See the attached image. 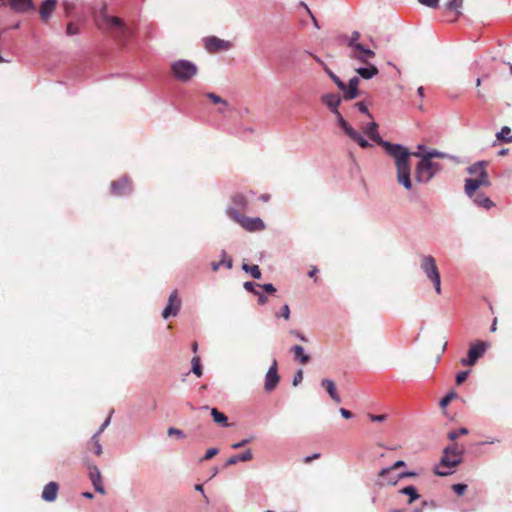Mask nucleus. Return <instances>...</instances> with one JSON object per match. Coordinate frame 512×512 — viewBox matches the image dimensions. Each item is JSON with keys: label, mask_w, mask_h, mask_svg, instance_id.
<instances>
[{"label": "nucleus", "mask_w": 512, "mask_h": 512, "mask_svg": "<svg viewBox=\"0 0 512 512\" xmlns=\"http://www.w3.org/2000/svg\"><path fill=\"white\" fill-rule=\"evenodd\" d=\"M251 441V439H243L241 440L240 442H237V443H234L232 444V448L233 449H239V448H242L244 447L245 445H247L249 442Z\"/></svg>", "instance_id": "nucleus-59"}, {"label": "nucleus", "mask_w": 512, "mask_h": 512, "mask_svg": "<svg viewBox=\"0 0 512 512\" xmlns=\"http://www.w3.org/2000/svg\"><path fill=\"white\" fill-rule=\"evenodd\" d=\"M348 137L357 142L361 148L371 147V144L355 129Z\"/></svg>", "instance_id": "nucleus-32"}, {"label": "nucleus", "mask_w": 512, "mask_h": 512, "mask_svg": "<svg viewBox=\"0 0 512 512\" xmlns=\"http://www.w3.org/2000/svg\"><path fill=\"white\" fill-rule=\"evenodd\" d=\"M131 192V186L129 180L124 177L119 181H113L111 183V193L116 196L127 195Z\"/></svg>", "instance_id": "nucleus-15"}, {"label": "nucleus", "mask_w": 512, "mask_h": 512, "mask_svg": "<svg viewBox=\"0 0 512 512\" xmlns=\"http://www.w3.org/2000/svg\"><path fill=\"white\" fill-rule=\"evenodd\" d=\"M491 182L487 171L475 178H467L465 180L464 191L469 198H472L479 187H489Z\"/></svg>", "instance_id": "nucleus-9"}, {"label": "nucleus", "mask_w": 512, "mask_h": 512, "mask_svg": "<svg viewBox=\"0 0 512 512\" xmlns=\"http://www.w3.org/2000/svg\"><path fill=\"white\" fill-rule=\"evenodd\" d=\"M291 351L294 353L295 359L306 364L309 362L310 357L304 352V348L300 345H294L291 347Z\"/></svg>", "instance_id": "nucleus-28"}, {"label": "nucleus", "mask_w": 512, "mask_h": 512, "mask_svg": "<svg viewBox=\"0 0 512 512\" xmlns=\"http://www.w3.org/2000/svg\"><path fill=\"white\" fill-rule=\"evenodd\" d=\"M242 269L248 273L254 278V279H260L262 274L257 265H248L243 264Z\"/></svg>", "instance_id": "nucleus-35"}, {"label": "nucleus", "mask_w": 512, "mask_h": 512, "mask_svg": "<svg viewBox=\"0 0 512 512\" xmlns=\"http://www.w3.org/2000/svg\"><path fill=\"white\" fill-rule=\"evenodd\" d=\"M355 72L359 76H361L363 79L369 80V79L373 78L374 76H376L379 71H378V68L374 64L368 63V64H365L364 67L355 68Z\"/></svg>", "instance_id": "nucleus-21"}, {"label": "nucleus", "mask_w": 512, "mask_h": 512, "mask_svg": "<svg viewBox=\"0 0 512 512\" xmlns=\"http://www.w3.org/2000/svg\"><path fill=\"white\" fill-rule=\"evenodd\" d=\"M349 58L354 61H358L361 64L371 63V60L375 58V52L369 48L362 46L349 50Z\"/></svg>", "instance_id": "nucleus-11"}, {"label": "nucleus", "mask_w": 512, "mask_h": 512, "mask_svg": "<svg viewBox=\"0 0 512 512\" xmlns=\"http://www.w3.org/2000/svg\"><path fill=\"white\" fill-rule=\"evenodd\" d=\"M59 485L51 481L47 483L42 491L41 498L46 502H54L57 498Z\"/></svg>", "instance_id": "nucleus-18"}, {"label": "nucleus", "mask_w": 512, "mask_h": 512, "mask_svg": "<svg viewBox=\"0 0 512 512\" xmlns=\"http://www.w3.org/2000/svg\"><path fill=\"white\" fill-rule=\"evenodd\" d=\"M471 199L475 205H477L478 207L485 208L487 210L491 209L494 206L493 201L489 197L485 196L483 193L475 192L474 196Z\"/></svg>", "instance_id": "nucleus-23"}, {"label": "nucleus", "mask_w": 512, "mask_h": 512, "mask_svg": "<svg viewBox=\"0 0 512 512\" xmlns=\"http://www.w3.org/2000/svg\"><path fill=\"white\" fill-rule=\"evenodd\" d=\"M359 78L358 77H352L349 82H348V85L345 84V90H342L343 91V98L345 100H353L355 99L358 94H359V91H358V85H359Z\"/></svg>", "instance_id": "nucleus-17"}, {"label": "nucleus", "mask_w": 512, "mask_h": 512, "mask_svg": "<svg viewBox=\"0 0 512 512\" xmlns=\"http://www.w3.org/2000/svg\"><path fill=\"white\" fill-rule=\"evenodd\" d=\"M106 5L103 6V21L109 28H114L115 38L120 42H125L131 35L132 30L119 18L108 16L104 13Z\"/></svg>", "instance_id": "nucleus-6"}, {"label": "nucleus", "mask_w": 512, "mask_h": 512, "mask_svg": "<svg viewBox=\"0 0 512 512\" xmlns=\"http://www.w3.org/2000/svg\"><path fill=\"white\" fill-rule=\"evenodd\" d=\"M498 140L510 143L512 142V131L508 126L502 127V129L496 134Z\"/></svg>", "instance_id": "nucleus-33"}, {"label": "nucleus", "mask_w": 512, "mask_h": 512, "mask_svg": "<svg viewBox=\"0 0 512 512\" xmlns=\"http://www.w3.org/2000/svg\"><path fill=\"white\" fill-rule=\"evenodd\" d=\"M321 386L327 391L332 400H334L337 403L341 402V398L337 393L336 385L333 380L328 378L323 379L321 381Z\"/></svg>", "instance_id": "nucleus-22"}, {"label": "nucleus", "mask_w": 512, "mask_h": 512, "mask_svg": "<svg viewBox=\"0 0 512 512\" xmlns=\"http://www.w3.org/2000/svg\"><path fill=\"white\" fill-rule=\"evenodd\" d=\"M168 435L169 436L176 435L179 438L184 437V433L181 430L174 428V427H171L168 429Z\"/></svg>", "instance_id": "nucleus-57"}, {"label": "nucleus", "mask_w": 512, "mask_h": 512, "mask_svg": "<svg viewBox=\"0 0 512 512\" xmlns=\"http://www.w3.org/2000/svg\"><path fill=\"white\" fill-rule=\"evenodd\" d=\"M281 317H283L285 320L290 319V308L288 304H284L281 308Z\"/></svg>", "instance_id": "nucleus-54"}, {"label": "nucleus", "mask_w": 512, "mask_h": 512, "mask_svg": "<svg viewBox=\"0 0 512 512\" xmlns=\"http://www.w3.org/2000/svg\"><path fill=\"white\" fill-rule=\"evenodd\" d=\"M211 416L216 423L222 426H229L227 416L220 412L218 409L212 408Z\"/></svg>", "instance_id": "nucleus-31"}, {"label": "nucleus", "mask_w": 512, "mask_h": 512, "mask_svg": "<svg viewBox=\"0 0 512 512\" xmlns=\"http://www.w3.org/2000/svg\"><path fill=\"white\" fill-rule=\"evenodd\" d=\"M89 447L96 455L99 456L102 454V445L99 440V435L94 434L91 437L89 441Z\"/></svg>", "instance_id": "nucleus-34"}, {"label": "nucleus", "mask_w": 512, "mask_h": 512, "mask_svg": "<svg viewBox=\"0 0 512 512\" xmlns=\"http://www.w3.org/2000/svg\"><path fill=\"white\" fill-rule=\"evenodd\" d=\"M339 412L346 419H350L353 417V414L345 408H340Z\"/></svg>", "instance_id": "nucleus-62"}, {"label": "nucleus", "mask_w": 512, "mask_h": 512, "mask_svg": "<svg viewBox=\"0 0 512 512\" xmlns=\"http://www.w3.org/2000/svg\"><path fill=\"white\" fill-rule=\"evenodd\" d=\"M468 434V429L465 427L460 428L458 431H450L448 433V439L455 441L460 435Z\"/></svg>", "instance_id": "nucleus-46"}, {"label": "nucleus", "mask_w": 512, "mask_h": 512, "mask_svg": "<svg viewBox=\"0 0 512 512\" xmlns=\"http://www.w3.org/2000/svg\"><path fill=\"white\" fill-rule=\"evenodd\" d=\"M66 33L69 36H73L77 35L79 33V30L73 23H69L66 28Z\"/></svg>", "instance_id": "nucleus-53"}, {"label": "nucleus", "mask_w": 512, "mask_h": 512, "mask_svg": "<svg viewBox=\"0 0 512 512\" xmlns=\"http://www.w3.org/2000/svg\"><path fill=\"white\" fill-rule=\"evenodd\" d=\"M88 470H89V479L95 489L96 492L104 495L106 493V490L103 485L102 476L99 468L92 463L88 464Z\"/></svg>", "instance_id": "nucleus-14"}, {"label": "nucleus", "mask_w": 512, "mask_h": 512, "mask_svg": "<svg viewBox=\"0 0 512 512\" xmlns=\"http://www.w3.org/2000/svg\"><path fill=\"white\" fill-rule=\"evenodd\" d=\"M290 334L296 336L302 342H307L308 341V339L302 333H300L297 330H291Z\"/></svg>", "instance_id": "nucleus-60"}, {"label": "nucleus", "mask_w": 512, "mask_h": 512, "mask_svg": "<svg viewBox=\"0 0 512 512\" xmlns=\"http://www.w3.org/2000/svg\"><path fill=\"white\" fill-rule=\"evenodd\" d=\"M382 147L386 153L394 159L396 167V178L398 184L406 190L412 189L410 157L420 156L419 153H411L408 148L400 144H393L385 141Z\"/></svg>", "instance_id": "nucleus-1"}, {"label": "nucleus", "mask_w": 512, "mask_h": 512, "mask_svg": "<svg viewBox=\"0 0 512 512\" xmlns=\"http://www.w3.org/2000/svg\"><path fill=\"white\" fill-rule=\"evenodd\" d=\"M260 287H261L265 292L270 293V294H272V293L276 292V288H275L272 284H270V283L260 285Z\"/></svg>", "instance_id": "nucleus-58"}, {"label": "nucleus", "mask_w": 512, "mask_h": 512, "mask_svg": "<svg viewBox=\"0 0 512 512\" xmlns=\"http://www.w3.org/2000/svg\"><path fill=\"white\" fill-rule=\"evenodd\" d=\"M337 123L347 136H349L354 130V128L344 118L337 120Z\"/></svg>", "instance_id": "nucleus-44"}, {"label": "nucleus", "mask_w": 512, "mask_h": 512, "mask_svg": "<svg viewBox=\"0 0 512 512\" xmlns=\"http://www.w3.org/2000/svg\"><path fill=\"white\" fill-rule=\"evenodd\" d=\"M452 489L457 495H463L467 490V485L462 483L454 484Z\"/></svg>", "instance_id": "nucleus-47"}, {"label": "nucleus", "mask_w": 512, "mask_h": 512, "mask_svg": "<svg viewBox=\"0 0 512 512\" xmlns=\"http://www.w3.org/2000/svg\"><path fill=\"white\" fill-rule=\"evenodd\" d=\"M359 39H360V33L358 31H353L350 38L348 39V42H347L349 50L359 47V46H362V44L359 43Z\"/></svg>", "instance_id": "nucleus-37"}, {"label": "nucleus", "mask_w": 512, "mask_h": 512, "mask_svg": "<svg viewBox=\"0 0 512 512\" xmlns=\"http://www.w3.org/2000/svg\"><path fill=\"white\" fill-rule=\"evenodd\" d=\"M255 295H257V296H258V302H259L260 304H262V305H263V304H265V303L267 302V297H266L265 295H263V294H261V293H259V292H255Z\"/></svg>", "instance_id": "nucleus-63"}, {"label": "nucleus", "mask_w": 512, "mask_h": 512, "mask_svg": "<svg viewBox=\"0 0 512 512\" xmlns=\"http://www.w3.org/2000/svg\"><path fill=\"white\" fill-rule=\"evenodd\" d=\"M434 165L435 164L432 161L428 160L425 156H422L416 166V180L424 183L429 182L435 174L433 170Z\"/></svg>", "instance_id": "nucleus-8"}, {"label": "nucleus", "mask_w": 512, "mask_h": 512, "mask_svg": "<svg viewBox=\"0 0 512 512\" xmlns=\"http://www.w3.org/2000/svg\"><path fill=\"white\" fill-rule=\"evenodd\" d=\"M489 346L490 344L484 341H477L472 344L468 350L467 358L461 359V364L465 366L475 365L477 360L484 355Z\"/></svg>", "instance_id": "nucleus-7"}, {"label": "nucleus", "mask_w": 512, "mask_h": 512, "mask_svg": "<svg viewBox=\"0 0 512 512\" xmlns=\"http://www.w3.org/2000/svg\"><path fill=\"white\" fill-rule=\"evenodd\" d=\"M57 5V0H44L40 10L39 14L43 21H48L55 10V7Z\"/></svg>", "instance_id": "nucleus-20"}, {"label": "nucleus", "mask_w": 512, "mask_h": 512, "mask_svg": "<svg viewBox=\"0 0 512 512\" xmlns=\"http://www.w3.org/2000/svg\"><path fill=\"white\" fill-rule=\"evenodd\" d=\"M416 475L417 474L415 472H412V471L401 472V473H399L397 475V477L389 478L386 481V483L389 484V485H396L399 479H403V478H406V477H414Z\"/></svg>", "instance_id": "nucleus-38"}, {"label": "nucleus", "mask_w": 512, "mask_h": 512, "mask_svg": "<svg viewBox=\"0 0 512 512\" xmlns=\"http://www.w3.org/2000/svg\"><path fill=\"white\" fill-rule=\"evenodd\" d=\"M227 216L234 220L236 223L240 224L241 227L246 229L247 231H262L265 229V224L259 217H247L243 214L239 213L235 207H227L226 208Z\"/></svg>", "instance_id": "nucleus-4"}, {"label": "nucleus", "mask_w": 512, "mask_h": 512, "mask_svg": "<svg viewBox=\"0 0 512 512\" xmlns=\"http://www.w3.org/2000/svg\"><path fill=\"white\" fill-rule=\"evenodd\" d=\"M464 449L458 444H451L444 448L440 462L434 468L437 476H448L453 473L455 467L463 461Z\"/></svg>", "instance_id": "nucleus-2"}, {"label": "nucleus", "mask_w": 512, "mask_h": 512, "mask_svg": "<svg viewBox=\"0 0 512 512\" xmlns=\"http://www.w3.org/2000/svg\"><path fill=\"white\" fill-rule=\"evenodd\" d=\"M319 457H320V454H319V453H314V454H312V455H310V456H307V457L305 458V462H306V463H309V462H311V461H312V460H314V459H318Z\"/></svg>", "instance_id": "nucleus-64"}, {"label": "nucleus", "mask_w": 512, "mask_h": 512, "mask_svg": "<svg viewBox=\"0 0 512 512\" xmlns=\"http://www.w3.org/2000/svg\"><path fill=\"white\" fill-rule=\"evenodd\" d=\"M322 102L328 107L331 113H337V109L341 103L339 95L328 93L321 97Z\"/></svg>", "instance_id": "nucleus-19"}, {"label": "nucleus", "mask_w": 512, "mask_h": 512, "mask_svg": "<svg viewBox=\"0 0 512 512\" xmlns=\"http://www.w3.org/2000/svg\"><path fill=\"white\" fill-rule=\"evenodd\" d=\"M324 71L340 90H345V83L336 74H334L328 67H325Z\"/></svg>", "instance_id": "nucleus-39"}, {"label": "nucleus", "mask_w": 512, "mask_h": 512, "mask_svg": "<svg viewBox=\"0 0 512 512\" xmlns=\"http://www.w3.org/2000/svg\"><path fill=\"white\" fill-rule=\"evenodd\" d=\"M181 307V300L178 297L177 290H174L168 298V303L162 312V317L168 319L171 316H176Z\"/></svg>", "instance_id": "nucleus-12"}, {"label": "nucleus", "mask_w": 512, "mask_h": 512, "mask_svg": "<svg viewBox=\"0 0 512 512\" xmlns=\"http://www.w3.org/2000/svg\"><path fill=\"white\" fill-rule=\"evenodd\" d=\"M368 417L373 422H382L386 419L387 416L385 414H381V415L368 414Z\"/></svg>", "instance_id": "nucleus-56"}, {"label": "nucleus", "mask_w": 512, "mask_h": 512, "mask_svg": "<svg viewBox=\"0 0 512 512\" xmlns=\"http://www.w3.org/2000/svg\"><path fill=\"white\" fill-rule=\"evenodd\" d=\"M303 380V371L300 369L298 370L293 378L292 384L293 386H298Z\"/></svg>", "instance_id": "nucleus-50"}, {"label": "nucleus", "mask_w": 512, "mask_h": 512, "mask_svg": "<svg viewBox=\"0 0 512 512\" xmlns=\"http://www.w3.org/2000/svg\"><path fill=\"white\" fill-rule=\"evenodd\" d=\"M355 107H357V109L361 113L366 114L369 118H372V115L369 113L368 108H367V106H366V104L364 102H357L355 104Z\"/></svg>", "instance_id": "nucleus-49"}, {"label": "nucleus", "mask_w": 512, "mask_h": 512, "mask_svg": "<svg viewBox=\"0 0 512 512\" xmlns=\"http://www.w3.org/2000/svg\"><path fill=\"white\" fill-rule=\"evenodd\" d=\"M11 7L18 12H26L33 9L32 0H8Z\"/></svg>", "instance_id": "nucleus-26"}, {"label": "nucleus", "mask_w": 512, "mask_h": 512, "mask_svg": "<svg viewBox=\"0 0 512 512\" xmlns=\"http://www.w3.org/2000/svg\"><path fill=\"white\" fill-rule=\"evenodd\" d=\"M405 465L406 464H405V462L403 460H398L392 466L386 467V468H383L382 470H380L378 475H379V477H384L385 475H387L390 472H392L394 469H398V468L404 467Z\"/></svg>", "instance_id": "nucleus-36"}, {"label": "nucleus", "mask_w": 512, "mask_h": 512, "mask_svg": "<svg viewBox=\"0 0 512 512\" xmlns=\"http://www.w3.org/2000/svg\"><path fill=\"white\" fill-rule=\"evenodd\" d=\"M221 260H220V263H216V262H212L211 263V269L216 272L219 270V268L224 265L227 269H231L233 264H232V260L227 258V253L225 250H222L221 251Z\"/></svg>", "instance_id": "nucleus-27"}, {"label": "nucleus", "mask_w": 512, "mask_h": 512, "mask_svg": "<svg viewBox=\"0 0 512 512\" xmlns=\"http://www.w3.org/2000/svg\"><path fill=\"white\" fill-rule=\"evenodd\" d=\"M248 206L247 198L242 194H235L231 198V204L228 207H235L239 213L245 210Z\"/></svg>", "instance_id": "nucleus-25"}, {"label": "nucleus", "mask_w": 512, "mask_h": 512, "mask_svg": "<svg viewBox=\"0 0 512 512\" xmlns=\"http://www.w3.org/2000/svg\"><path fill=\"white\" fill-rule=\"evenodd\" d=\"M463 0H449L446 4V8L451 11H456L457 14H461L459 9L462 7Z\"/></svg>", "instance_id": "nucleus-42"}, {"label": "nucleus", "mask_w": 512, "mask_h": 512, "mask_svg": "<svg viewBox=\"0 0 512 512\" xmlns=\"http://www.w3.org/2000/svg\"><path fill=\"white\" fill-rule=\"evenodd\" d=\"M110 423V416L104 421V423L100 426L99 430L95 433L96 435H99L103 433V431L106 429V427Z\"/></svg>", "instance_id": "nucleus-61"}, {"label": "nucleus", "mask_w": 512, "mask_h": 512, "mask_svg": "<svg viewBox=\"0 0 512 512\" xmlns=\"http://www.w3.org/2000/svg\"><path fill=\"white\" fill-rule=\"evenodd\" d=\"M243 286H244V288H245L247 291L252 292V293H254V294H255V292H258L257 290H255V287H256V286L260 287V285H259V284H256V283H254V282H250V281L245 282Z\"/></svg>", "instance_id": "nucleus-55"}, {"label": "nucleus", "mask_w": 512, "mask_h": 512, "mask_svg": "<svg viewBox=\"0 0 512 512\" xmlns=\"http://www.w3.org/2000/svg\"><path fill=\"white\" fill-rule=\"evenodd\" d=\"M424 156L430 161L432 158H440V159L451 158L450 155H448L444 152L438 151V150H430V151L426 152V154Z\"/></svg>", "instance_id": "nucleus-40"}, {"label": "nucleus", "mask_w": 512, "mask_h": 512, "mask_svg": "<svg viewBox=\"0 0 512 512\" xmlns=\"http://www.w3.org/2000/svg\"><path fill=\"white\" fill-rule=\"evenodd\" d=\"M400 493L409 496L408 503L411 504L420 498L416 488L414 486H406L400 490Z\"/></svg>", "instance_id": "nucleus-30"}, {"label": "nucleus", "mask_w": 512, "mask_h": 512, "mask_svg": "<svg viewBox=\"0 0 512 512\" xmlns=\"http://www.w3.org/2000/svg\"><path fill=\"white\" fill-rule=\"evenodd\" d=\"M206 97L210 99L214 104H221L223 106H227L228 103L226 100L216 95L215 93L209 92L206 94Z\"/></svg>", "instance_id": "nucleus-43"}, {"label": "nucleus", "mask_w": 512, "mask_h": 512, "mask_svg": "<svg viewBox=\"0 0 512 512\" xmlns=\"http://www.w3.org/2000/svg\"><path fill=\"white\" fill-rule=\"evenodd\" d=\"M191 363H192V372L196 376L201 377L202 376V366L200 364L199 357H193Z\"/></svg>", "instance_id": "nucleus-41"}, {"label": "nucleus", "mask_w": 512, "mask_h": 512, "mask_svg": "<svg viewBox=\"0 0 512 512\" xmlns=\"http://www.w3.org/2000/svg\"><path fill=\"white\" fill-rule=\"evenodd\" d=\"M486 166H487V162L486 161H478L472 165H470L468 168H467V172L471 175H476L479 176L481 175L482 173H485L487 170H486Z\"/></svg>", "instance_id": "nucleus-29"}, {"label": "nucleus", "mask_w": 512, "mask_h": 512, "mask_svg": "<svg viewBox=\"0 0 512 512\" xmlns=\"http://www.w3.org/2000/svg\"><path fill=\"white\" fill-rule=\"evenodd\" d=\"M279 380H280V377L278 375V363L274 359L265 375V384H264L265 390L269 391V392L274 390L277 387Z\"/></svg>", "instance_id": "nucleus-13"}, {"label": "nucleus", "mask_w": 512, "mask_h": 512, "mask_svg": "<svg viewBox=\"0 0 512 512\" xmlns=\"http://www.w3.org/2000/svg\"><path fill=\"white\" fill-rule=\"evenodd\" d=\"M253 458L252 451L250 449H247L245 452L237 455H233L225 463V466L234 465L238 462H247L250 461Z\"/></svg>", "instance_id": "nucleus-24"}, {"label": "nucleus", "mask_w": 512, "mask_h": 512, "mask_svg": "<svg viewBox=\"0 0 512 512\" xmlns=\"http://www.w3.org/2000/svg\"><path fill=\"white\" fill-rule=\"evenodd\" d=\"M419 3L425 5L430 8H437L439 5V0H418Z\"/></svg>", "instance_id": "nucleus-51"}, {"label": "nucleus", "mask_w": 512, "mask_h": 512, "mask_svg": "<svg viewBox=\"0 0 512 512\" xmlns=\"http://www.w3.org/2000/svg\"><path fill=\"white\" fill-rule=\"evenodd\" d=\"M457 397V393L454 391L449 392L440 400V407L445 408L453 399Z\"/></svg>", "instance_id": "nucleus-45"}, {"label": "nucleus", "mask_w": 512, "mask_h": 512, "mask_svg": "<svg viewBox=\"0 0 512 512\" xmlns=\"http://www.w3.org/2000/svg\"><path fill=\"white\" fill-rule=\"evenodd\" d=\"M469 371H462L456 375V383L458 385L462 384L468 377Z\"/></svg>", "instance_id": "nucleus-52"}, {"label": "nucleus", "mask_w": 512, "mask_h": 512, "mask_svg": "<svg viewBox=\"0 0 512 512\" xmlns=\"http://www.w3.org/2000/svg\"><path fill=\"white\" fill-rule=\"evenodd\" d=\"M363 132L374 142H376L378 145H383L385 140L381 138V136L378 133V124L374 121L369 122L362 126Z\"/></svg>", "instance_id": "nucleus-16"}, {"label": "nucleus", "mask_w": 512, "mask_h": 512, "mask_svg": "<svg viewBox=\"0 0 512 512\" xmlns=\"http://www.w3.org/2000/svg\"><path fill=\"white\" fill-rule=\"evenodd\" d=\"M170 70L173 77L182 83L190 82L197 74V65L186 59H179L171 63Z\"/></svg>", "instance_id": "nucleus-3"}, {"label": "nucleus", "mask_w": 512, "mask_h": 512, "mask_svg": "<svg viewBox=\"0 0 512 512\" xmlns=\"http://www.w3.org/2000/svg\"><path fill=\"white\" fill-rule=\"evenodd\" d=\"M204 47L209 53L227 51L232 48V43L216 36H209L203 39Z\"/></svg>", "instance_id": "nucleus-10"}, {"label": "nucleus", "mask_w": 512, "mask_h": 512, "mask_svg": "<svg viewBox=\"0 0 512 512\" xmlns=\"http://www.w3.org/2000/svg\"><path fill=\"white\" fill-rule=\"evenodd\" d=\"M219 450L217 448H210L206 451L204 457L201 459V461H206L218 454Z\"/></svg>", "instance_id": "nucleus-48"}, {"label": "nucleus", "mask_w": 512, "mask_h": 512, "mask_svg": "<svg viewBox=\"0 0 512 512\" xmlns=\"http://www.w3.org/2000/svg\"><path fill=\"white\" fill-rule=\"evenodd\" d=\"M420 269L423 271L428 280H430L434 286L437 294H441V277L436 260L431 255H424L420 260Z\"/></svg>", "instance_id": "nucleus-5"}]
</instances>
